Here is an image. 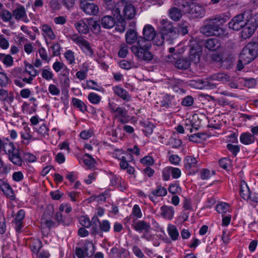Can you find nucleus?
<instances>
[{
	"instance_id": "23",
	"label": "nucleus",
	"mask_w": 258,
	"mask_h": 258,
	"mask_svg": "<svg viewBox=\"0 0 258 258\" xmlns=\"http://www.w3.org/2000/svg\"><path fill=\"white\" fill-rule=\"evenodd\" d=\"M102 27L105 29H110L113 27L117 22L111 16L107 15L102 17L101 21Z\"/></svg>"
},
{
	"instance_id": "15",
	"label": "nucleus",
	"mask_w": 258,
	"mask_h": 258,
	"mask_svg": "<svg viewBox=\"0 0 258 258\" xmlns=\"http://www.w3.org/2000/svg\"><path fill=\"white\" fill-rule=\"evenodd\" d=\"M131 226L135 230L140 233H144L151 229L150 223L144 220L137 221L134 220L133 221Z\"/></svg>"
},
{
	"instance_id": "21",
	"label": "nucleus",
	"mask_w": 258,
	"mask_h": 258,
	"mask_svg": "<svg viewBox=\"0 0 258 258\" xmlns=\"http://www.w3.org/2000/svg\"><path fill=\"white\" fill-rule=\"evenodd\" d=\"M161 215L164 219L171 220L173 219L174 214V208L171 206H163L160 208Z\"/></svg>"
},
{
	"instance_id": "19",
	"label": "nucleus",
	"mask_w": 258,
	"mask_h": 258,
	"mask_svg": "<svg viewBox=\"0 0 258 258\" xmlns=\"http://www.w3.org/2000/svg\"><path fill=\"white\" fill-rule=\"evenodd\" d=\"M75 26L80 33L87 34L89 32V19L81 20L75 23Z\"/></svg>"
},
{
	"instance_id": "36",
	"label": "nucleus",
	"mask_w": 258,
	"mask_h": 258,
	"mask_svg": "<svg viewBox=\"0 0 258 258\" xmlns=\"http://www.w3.org/2000/svg\"><path fill=\"white\" fill-rule=\"evenodd\" d=\"M167 231L169 235L172 240H176L179 237V233L175 226L169 224L168 226Z\"/></svg>"
},
{
	"instance_id": "56",
	"label": "nucleus",
	"mask_w": 258,
	"mask_h": 258,
	"mask_svg": "<svg viewBox=\"0 0 258 258\" xmlns=\"http://www.w3.org/2000/svg\"><path fill=\"white\" fill-rule=\"evenodd\" d=\"M22 109L23 112L26 114H32L35 111L34 107L30 106L29 104L26 102L23 103Z\"/></svg>"
},
{
	"instance_id": "52",
	"label": "nucleus",
	"mask_w": 258,
	"mask_h": 258,
	"mask_svg": "<svg viewBox=\"0 0 258 258\" xmlns=\"http://www.w3.org/2000/svg\"><path fill=\"white\" fill-rule=\"evenodd\" d=\"M194 102V98L190 95H187L182 99L181 104L184 107H190L193 105Z\"/></svg>"
},
{
	"instance_id": "57",
	"label": "nucleus",
	"mask_w": 258,
	"mask_h": 258,
	"mask_svg": "<svg viewBox=\"0 0 258 258\" xmlns=\"http://www.w3.org/2000/svg\"><path fill=\"white\" fill-rule=\"evenodd\" d=\"M88 98L93 104H98L101 100V97L95 93H90L88 95Z\"/></svg>"
},
{
	"instance_id": "53",
	"label": "nucleus",
	"mask_w": 258,
	"mask_h": 258,
	"mask_svg": "<svg viewBox=\"0 0 258 258\" xmlns=\"http://www.w3.org/2000/svg\"><path fill=\"white\" fill-rule=\"evenodd\" d=\"M49 7L53 12L59 11L61 8L60 0H51L49 2Z\"/></svg>"
},
{
	"instance_id": "6",
	"label": "nucleus",
	"mask_w": 258,
	"mask_h": 258,
	"mask_svg": "<svg viewBox=\"0 0 258 258\" xmlns=\"http://www.w3.org/2000/svg\"><path fill=\"white\" fill-rule=\"evenodd\" d=\"M160 33L165 40L170 43L178 37L179 31L176 27H174L172 22L167 19H163L160 21Z\"/></svg>"
},
{
	"instance_id": "32",
	"label": "nucleus",
	"mask_w": 258,
	"mask_h": 258,
	"mask_svg": "<svg viewBox=\"0 0 258 258\" xmlns=\"http://www.w3.org/2000/svg\"><path fill=\"white\" fill-rule=\"evenodd\" d=\"M0 100L2 101L11 103L14 100L13 94L11 92L9 93L5 89H0Z\"/></svg>"
},
{
	"instance_id": "16",
	"label": "nucleus",
	"mask_w": 258,
	"mask_h": 258,
	"mask_svg": "<svg viewBox=\"0 0 258 258\" xmlns=\"http://www.w3.org/2000/svg\"><path fill=\"white\" fill-rule=\"evenodd\" d=\"M115 117L117 118L122 123H125L129 121V116L127 115V111L124 107L117 106L115 108Z\"/></svg>"
},
{
	"instance_id": "12",
	"label": "nucleus",
	"mask_w": 258,
	"mask_h": 258,
	"mask_svg": "<svg viewBox=\"0 0 258 258\" xmlns=\"http://www.w3.org/2000/svg\"><path fill=\"white\" fill-rule=\"evenodd\" d=\"M13 17L17 21H22L24 23H27L30 20L27 17L26 11L23 5H19L12 12Z\"/></svg>"
},
{
	"instance_id": "30",
	"label": "nucleus",
	"mask_w": 258,
	"mask_h": 258,
	"mask_svg": "<svg viewBox=\"0 0 258 258\" xmlns=\"http://www.w3.org/2000/svg\"><path fill=\"white\" fill-rule=\"evenodd\" d=\"M210 79L213 81H219L222 83L229 82L230 77L227 74L223 73H218L212 75Z\"/></svg>"
},
{
	"instance_id": "59",
	"label": "nucleus",
	"mask_w": 258,
	"mask_h": 258,
	"mask_svg": "<svg viewBox=\"0 0 258 258\" xmlns=\"http://www.w3.org/2000/svg\"><path fill=\"white\" fill-rule=\"evenodd\" d=\"M132 215L136 217L137 219L142 218V213L138 205H135L134 206L132 210Z\"/></svg>"
},
{
	"instance_id": "8",
	"label": "nucleus",
	"mask_w": 258,
	"mask_h": 258,
	"mask_svg": "<svg viewBox=\"0 0 258 258\" xmlns=\"http://www.w3.org/2000/svg\"><path fill=\"white\" fill-rule=\"evenodd\" d=\"M201 32L206 36H220V31L223 32L221 27L214 25L210 23V20L207 19L205 21V24L201 28Z\"/></svg>"
},
{
	"instance_id": "39",
	"label": "nucleus",
	"mask_w": 258,
	"mask_h": 258,
	"mask_svg": "<svg viewBox=\"0 0 258 258\" xmlns=\"http://www.w3.org/2000/svg\"><path fill=\"white\" fill-rule=\"evenodd\" d=\"M72 103L74 106L78 108L82 112H85L87 111L86 105L81 100L76 98H73Z\"/></svg>"
},
{
	"instance_id": "48",
	"label": "nucleus",
	"mask_w": 258,
	"mask_h": 258,
	"mask_svg": "<svg viewBox=\"0 0 258 258\" xmlns=\"http://www.w3.org/2000/svg\"><path fill=\"white\" fill-rule=\"evenodd\" d=\"M64 56L69 64L75 63V57L74 52L71 50H67L64 53Z\"/></svg>"
},
{
	"instance_id": "33",
	"label": "nucleus",
	"mask_w": 258,
	"mask_h": 258,
	"mask_svg": "<svg viewBox=\"0 0 258 258\" xmlns=\"http://www.w3.org/2000/svg\"><path fill=\"white\" fill-rule=\"evenodd\" d=\"M241 29V36L244 39L250 37L255 30L252 27L248 25L247 23Z\"/></svg>"
},
{
	"instance_id": "63",
	"label": "nucleus",
	"mask_w": 258,
	"mask_h": 258,
	"mask_svg": "<svg viewBox=\"0 0 258 258\" xmlns=\"http://www.w3.org/2000/svg\"><path fill=\"white\" fill-rule=\"evenodd\" d=\"M227 148L234 156H236L240 151V147L238 145L228 144Z\"/></svg>"
},
{
	"instance_id": "26",
	"label": "nucleus",
	"mask_w": 258,
	"mask_h": 258,
	"mask_svg": "<svg viewBox=\"0 0 258 258\" xmlns=\"http://www.w3.org/2000/svg\"><path fill=\"white\" fill-rule=\"evenodd\" d=\"M100 222L101 221L96 215L92 218L91 222V234L92 235H100Z\"/></svg>"
},
{
	"instance_id": "11",
	"label": "nucleus",
	"mask_w": 258,
	"mask_h": 258,
	"mask_svg": "<svg viewBox=\"0 0 258 258\" xmlns=\"http://www.w3.org/2000/svg\"><path fill=\"white\" fill-rule=\"evenodd\" d=\"M56 222L49 220V228L54 227L59 224H62L64 226H69L72 222V218L69 216L62 217L61 213L57 212L53 217Z\"/></svg>"
},
{
	"instance_id": "50",
	"label": "nucleus",
	"mask_w": 258,
	"mask_h": 258,
	"mask_svg": "<svg viewBox=\"0 0 258 258\" xmlns=\"http://www.w3.org/2000/svg\"><path fill=\"white\" fill-rule=\"evenodd\" d=\"M0 18L4 22H8L12 19L13 15L10 11L6 9L0 14Z\"/></svg>"
},
{
	"instance_id": "37",
	"label": "nucleus",
	"mask_w": 258,
	"mask_h": 258,
	"mask_svg": "<svg viewBox=\"0 0 258 258\" xmlns=\"http://www.w3.org/2000/svg\"><path fill=\"white\" fill-rule=\"evenodd\" d=\"M0 60L8 67L13 64V58L10 54L0 53Z\"/></svg>"
},
{
	"instance_id": "41",
	"label": "nucleus",
	"mask_w": 258,
	"mask_h": 258,
	"mask_svg": "<svg viewBox=\"0 0 258 258\" xmlns=\"http://www.w3.org/2000/svg\"><path fill=\"white\" fill-rule=\"evenodd\" d=\"M110 222L107 220H104L100 222V236H103V233L108 232L110 230Z\"/></svg>"
},
{
	"instance_id": "35",
	"label": "nucleus",
	"mask_w": 258,
	"mask_h": 258,
	"mask_svg": "<svg viewBox=\"0 0 258 258\" xmlns=\"http://www.w3.org/2000/svg\"><path fill=\"white\" fill-rule=\"evenodd\" d=\"M89 30L95 34L99 33L101 31L100 21H94L92 19H89Z\"/></svg>"
},
{
	"instance_id": "51",
	"label": "nucleus",
	"mask_w": 258,
	"mask_h": 258,
	"mask_svg": "<svg viewBox=\"0 0 258 258\" xmlns=\"http://www.w3.org/2000/svg\"><path fill=\"white\" fill-rule=\"evenodd\" d=\"M168 191L172 195L180 194L181 192V188L177 183L170 184L168 187Z\"/></svg>"
},
{
	"instance_id": "64",
	"label": "nucleus",
	"mask_w": 258,
	"mask_h": 258,
	"mask_svg": "<svg viewBox=\"0 0 258 258\" xmlns=\"http://www.w3.org/2000/svg\"><path fill=\"white\" fill-rule=\"evenodd\" d=\"M157 237V235L152 234L150 232V230H147V231L143 233L141 238L150 241L154 240Z\"/></svg>"
},
{
	"instance_id": "7",
	"label": "nucleus",
	"mask_w": 258,
	"mask_h": 258,
	"mask_svg": "<svg viewBox=\"0 0 258 258\" xmlns=\"http://www.w3.org/2000/svg\"><path fill=\"white\" fill-rule=\"evenodd\" d=\"M73 41L77 44L87 56L92 57L94 56V51L91 47L90 43L85 39L82 36L74 35L71 38Z\"/></svg>"
},
{
	"instance_id": "13",
	"label": "nucleus",
	"mask_w": 258,
	"mask_h": 258,
	"mask_svg": "<svg viewBox=\"0 0 258 258\" xmlns=\"http://www.w3.org/2000/svg\"><path fill=\"white\" fill-rule=\"evenodd\" d=\"M155 35L156 32L154 27L150 25H146L144 26L143 30V36L139 37L138 41H140L142 39L145 42H151L155 38Z\"/></svg>"
},
{
	"instance_id": "49",
	"label": "nucleus",
	"mask_w": 258,
	"mask_h": 258,
	"mask_svg": "<svg viewBox=\"0 0 258 258\" xmlns=\"http://www.w3.org/2000/svg\"><path fill=\"white\" fill-rule=\"evenodd\" d=\"M206 134L204 133L194 134L189 136V140L194 143H199L201 139H205L204 138Z\"/></svg>"
},
{
	"instance_id": "10",
	"label": "nucleus",
	"mask_w": 258,
	"mask_h": 258,
	"mask_svg": "<svg viewBox=\"0 0 258 258\" xmlns=\"http://www.w3.org/2000/svg\"><path fill=\"white\" fill-rule=\"evenodd\" d=\"M24 63L25 69L23 71L21 77L24 82L30 84L31 83L34 77L38 74V72L32 64L26 62Z\"/></svg>"
},
{
	"instance_id": "3",
	"label": "nucleus",
	"mask_w": 258,
	"mask_h": 258,
	"mask_svg": "<svg viewBox=\"0 0 258 258\" xmlns=\"http://www.w3.org/2000/svg\"><path fill=\"white\" fill-rule=\"evenodd\" d=\"M152 47L151 42H145L142 39L138 41L137 43L133 45L131 50L136 57L139 59L149 62L153 59V54L150 51Z\"/></svg>"
},
{
	"instance_id": "62",
	"label": "nucleus",
	"mask_w": 258,
	"mask_h": 258,
	"mask_svg": "<svg viewBox=\"0 0 258 258\" xmlns=\"http://www.w3.org/2000/svg\"><path fill=\"white\" fill-rule=\"evenodd\" d=\"M168 170H169L172 177L174 179L179 178L181 175L180 170L178 168L168 167Z\"/></svg>"
},
{
	"instance_id": "18",
	"label": "nucleus",
	"mask_w": 258,
	"mask_h": 258,
	"mask_svg": "<svg viewBox=\"0 0 258 258\" xmlns=\"http://www.w3.org/2000/svg\"><path fill=\"white\" fill-rule=\"evenodd\" d=\"M47 213L45 212L41 219V231L43 240L47 243L48 232V219L47 218Z\"/></svg>"
},
{
	"instance_id": "61",
	"label": "nucleus",
	"mask_w": 258,
	"mask_h": 258,
	"mask_svg": "<svg viewBox=\"0 0 258 258\" xmlns=\"http://www.w3.org/2000/svg\"><path fill=\"white\" fill-rule=\"evenodd\" d=\"M37 131L38 134L42 137H45V136L48 135V128H47L46 125L44 123H42V124H40L39 127L37 129Z\"/></svg>"
},
{
	"instance_id": "28",
	"label": "nucleus",
	"mask_w": 258,
	"mask_h": 258,
	"mask_svg": "<svg viewBox=\"0 0 258 258\" xmlns=\"http://www.w3.org/2000/svg\"><path fill=\"white\" fill-rule=\"evenodd\" d=\"M184 166L186 170H190L197 167L198 161L192 156H186L184 159Z\"/></svg>"
},
{
	"instance_id": "31",
	"label": "nucleus",
	"mask_w": 258,
	"mask_h": 258,
	"mask_svg": "<svg viewBox=\"0 0 258 258\" xmlns=\"http://www.w3.org/2000/svg\"><path fill=\"white\" fill-rule=\"evenodd\" d=\"M190 60L187 58H180L175 61L174 66L176 68L182 70H185L189 68Z\"/></svg>"
},
{
	"instance_id": "22",
	"label": "nucleus",
	"mask_w": 258,
	"mask_h": 258,
	"mask_svg": "<svg viewBox=\"0 0 258 258\" xmlns=\"http://www.w3.org/2000/svg\"><path fill=\"white\" fill-rule=\"evenodd\" d=\"M208 19L210 20V23L221 27L229 20V17L224 14H220L216 15L214 18Z\"/></svg>"
},
{
	"instance_id": "29",
	"label": "nucleus",
	"mask_w": 258,
	"mask_h": 258,
	"mask_svg": "<svg viewBox=\"0 0 258 258\" xmlns=\"http://www.w3.org/2000/svg\"><path fill=\"white\" fill-rule=\"evenodd\" d=\"M139 37L137 32L134 29L128 30L125 34L126 42L130 44L137 43Z\"/></svg>"
},
{
	"instance_id": "2",
	"label": "nucleus",
	"mask_w": 258,
	"mask_h": 258,
	"mask_svg": "<svg viewBox=\"0 0 258 258\" xmlns=\"http://www.w3.org/2000/svg\"><path fill=\"white\" fill-rule=\"evenodd\" d=\"M4 153L8 156L9 159L14 164L21 166L23 160L19 150L16 148L13 142L8 138H0V153Z\"/></svg>"
},
{
	"instance_id": "4",
	"label": "nucleus",
	"mask_w": 258,
	"mask_h": 258,
	"mask_svg": "<svg viewBox=\"0 0 258 258\" xmlns=\"http://www.w3.org/2000/svg\"><path fill=\"white\" fill-rule=\"evenodd\" d=\"M175 4L181 7L182 11L185 13H189L192 19L202 18L205 15V10L203 7L199 5L192 4L189 5V3L183 0H175Z\"/></svg>"
},
{
	"instance_id": "9",
	"label": "nucleus",
	"mask_w": 258,
	"mask_h": 258,
	"mask_svg": "<svg viewBox=\"0 0 258 258\" xmlns=\"http://www.w3.org/2000/svg\"><path fill=\"white\" fill-rule=\"evenodd\" d=\"M245 13L239 14L234 17L228 23L229 28L233 30L238 31L246 24V19L244 16Z\"/></svg>"
},
{
	"instance_id": "17",
	"label": "nucleus",
	"mask_w": 258,
	"mask_h": 258,
	"mask_svg": "<svg viewBox=\"0 0 258 258\" xmlns=\"http://www.w3.org/2000/svg\"><path fill=\"white\" fill-rule=\"evenodd\" d=\"M204 46L209 51H215L221 47L220 41L216 38H209L204 42Z\"/></svg>"
},
{
	"instance_id": "1",
	"label": "nucleus",
	"mask_w": 258,
	"mask_h": 258,
	"mask_svg": "<svg viewBox=\"0 0 258 258\" xmlns=\"http://www.w3.org/2000/svg\"><path fill=\"white\" fill-rule=\"evenodd\" d=\"M136 8L131 4H128L125 0H120L116 4V7L112 14L117 19L116 29L123 32L125 30V20L133 19L136 15Z\"/></svg>"
},
{
	"instance_id": "55",
	"label": "nucleus",
	"mask_w": 258,
	"mask_h": 258,
	"mask_svg": "<svg viewBox=\"0 0 258 258\" xmlns=\"http://www.w3.org/2000/svg\"><path fill=\"white\" fill-rule=\"evenodd\" d=\"M119 66L122 69L128 70L132 68L135 67V64L134 62L126 60H122L119 62Z\"/></svg>"
},
{
	"instance_id": "25",
	"label": "nucleus",
	"mask_w": 258,
	"mask_h": 258,
	"mask_svg": "<svg viewBox=\"0 0 258 258\" xmlns=\"http://www.w3.org/2000/svg\"><path fill=\"white\" fill-rule=\"evenodd\" d=\"M255 139V136L249 132L241 134L239 138L240 142L245 145L253 143Z\"/></svg>"
},
{
	"instance_id": "45",
	"label": "nucleus",
	"mask_w": 258,
	"mask_h": 258,
	"mask_svg": "<svg viewBox=\"0 0 258 258\" xmlns=\"http://www.w3.org/2000/svg\"><path fill=\"white\" fill-rule=\"evenodd\" d=\"M41 246V242L38 239H34L30 245L31 250L35 253H38Z\"/></svg>"
},
{
	"instance_id": "24",
	"label": "nucleus",
	"mask_w": 258,
	"mask_h": 258,
	"mask_svg": "<svg viewBox=\"0 0 258 258\" xmlns=\"http://www.w3.org/2000/svg\"><path fill=\"white\" fill-rule=\"evenodd\" d=\"M20 134L23 142L26 145H28L31 142L35 140L34 138L31 134L30 129L28 127L24 126L23 131Z\"/></svg>"
},
{
	"instance_id": "47",
	"label": "nucleus",
	"mask_w": 258,
	"mask_h": 258,
	"mask_svg": "<svg viewBox=\"0 0 258 258\" xmlns=\"http://www.w3.org/2000/svg\"><path fill=\"white\" fill-rule=\"evenodd\" d=\"M200 51L197 50L194 47H190L189 50V58L195 62H198L200 59Z\"/></svg>"
},
{
	"instance_id": "40",
	"label": "nucleus",
	"mask_w": 258,
	"mask_h": 258,
	"mask_svg": "<svg viewBox=\"0 0 258 258\" xmlns=\"http://www.w3.org/2000/svg\"><path fill=\"white\" fill-rule=\"evenodd\" d=\"M88 247L86 246L83 247H77L75 249V254L78 258H85L86 256H88Z\"/></svg>"
},
{
	"instance_id": "60",
	"label": "nucleus",
	"mask_w": 258,
	"mask_h": 258,
	"mask_svg": "<svg viewBox=\"0 0 258 258\" xmlns=\"http://www.w3.org/2000/svg\"><path fill=\"white\" fill-rule=\"evenodd\" d=\"M3 192L7 198L11 200H14L15 199V194L10 185L6 188Z\"/></svg>"
},
{
	"instance_id": "42",
	"label": "nucleus",
	"mask_w": 258,
	"mask_h": 258,
	"mask_svg": "<svg viewBox=\"0 0 258 258\" xmlns=\"http://www.w3.org/2000/svg\"><path fill=\"white\" fill-rule=\"evenodd\" d=\"M189 26V24L188 22L185 21H182L179 23L178 24V31H179V34L180 33L182 35H184L188 33V28Z\"/></svg>"
},
{
	"instance_id": "27",
	"label": "nucleus",
	"mask_w": 258,
	"mask_h": 258,
	"mask_svg": "<svg viewBox=\"0 0 258 258\" xmlns=\"http://www.w3.org/2000/svg\"><path fill=\"white\" fill-rule=\"evenodd\" d=\"M240 195L245 200H248L250 198V191L246 182L241 180L240 186Z\"/></svg>"
},
{
	"instance_id": "34",
	"label": "nucleus",
	"mask_w": 258,
	"mask_h": 258,
	"mask_svg": "<svg viewBox=\"0 0 258 258\" xmlns=\"http://www.w3.org/2000/svg\"><path fill=\"white\" fill-rule=\"evenodd\" d=\"M169 17L174 21H178L182 17L181 10L175 7L171 8L168 11Z\"/></svg>"
},
{
	"instance_id": "38",
	"label": "nucleus",
	"mask_w": 258,
	"mask_h": 258,
	"mask_svg": "<svg viewBox=\"0 0 258 258\" xmlns=\"http://www.w3.org/2000/svg\"><path fill=\"white\" fill-rule=\"evenodd\" d=\"M114 155H116V158L121 160L119 164L120 168L122 169H125L127 168L128 166V163L126 159L127 158L128 160H132L133 159V156L130 154H126L127 157L125 156H121V157H117V154H114Z\"/></svg>"
},
{
	"instance_id": "14",
	"label": "nucleus",
	"mask_w": 258,
	"mask_h": 258,
	"mask_svg": "<svg viewBox=\"0 0 258 258\" xmlns=\"http://www.w3.org/2000/svg\"><path fill=\"white\" fill-rule=\"evenodd\" d=\"M80 8L86 14L90 15H96L99 11L97 5L86 1L80 2Z\"/></svg>"
},
{
	"instance_id": "5",
	"label": "nucleus",
	"mask_w": 258,
	"mask_h": 258,
	"mask_svg": "<svg viewBox=\"0 0 258 258\" xmlns=\"http://www.w3.org/2000/svg\"><path fill=\"white\" fill-rule=\"evenodd\" d=\"M258 56V43L251 40L241 50L239 57L245 64H248Z\"/></svg>"
},
{
	"instance_id": "43",
	"label": "nucleus",
	"mask_w": 258,
	"mask_h": 258,
	"mask_svg": "<svg viewBox=\"0 0 258 258\" xmlns=\"http://www.w3.org/2000/svg\"><path fill=\"white\" fill-rule=\"evenodd\" d=\"M167 194V189L165 187L161 185L157 186V188L156 189L153 190L152 191V195L153 196L164 197L166 196Z\"/></svg>"
},
{
	"instance_id": "20",
	"label": "nucleus",
	"mask_w": 258,
	"mask_h": 258,
	"mask_svg": "<svg viewBox=\"0 0 258 258\" xmlns=\"http://www.w3.org/2000/svg\"><path fill=\"white\" fill-rule=\"evenodd\" d=\"M114 93L123 100L129 101L131 99V96L127 91L119 86H115L113 88Z\"/></svg>"
},
{
	"instance_id": "54",
	"label": "nucleus",
	"mask_w": 258,
	"mask_h": 258,
	"mask_svg": "<svg viewBox=\"0 0 258 258\" xmlns=\"http://www.w3.org/2000/svg\"><path fill=\"white\" fill-rule=\"evenodd\" d=\"M128 52V46L127 44L123 43L120 46V49L118 52V55L119 57H125Z\"/></svg>"
},
{
	"instance_id": "58",
	"label": "nucleus",
	"mask_w": 258,
	"mask_h": 258,
	"mask_svg": "<svg viewBox=\"0 0 258 258\" xmlns=\"http://www.w3.org/2000/svg\"><path fill=\"white\" fill-rule=\"evenodd\" d=\"M80 223L84 227L89 228L91 227V221L90 220L89 218L86 216H81L79 219Z\"/></svg>"
},
{
	"instance_id": "44",
	"label": "nucleus",
	"mask_w": 258,
	"mask_h": 258,
	"mask_svg": "<svg viewBox=\"0 0 258 258\" xmlns=\"http://www.w3.org/2000/svg\"><path fill=\"white\" fill-rule=\"evenodd\" d=\"M174 99V96H171L169 94L165 95L161 101V106L166 107V108H169L172 106V101Z\"/></svg>"
},
{
	"instance_id": "46",
	"label": "nucleus",
	"mask_w": 258,
	"mask_h": 258,
	"mask_svg": "<svg viewBox=\"0 0 258 258\" xmlns=\"http://www.w3.org/2000/svg\"><path fill=\"white\" fill-rule=\"evenodd\" d=\"M246 23L256 30L258 27V14L251 15L248 20L246 19Z\"/></svg>"
}]
</instances>
